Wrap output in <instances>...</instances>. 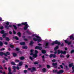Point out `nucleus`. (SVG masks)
<instances>
[{
	"label": "nucleus",
	"instance_id": "393cba45",
	"mask_svg": "<svg viewBox=\"0 0 74 74\" xmlns=\"http://www.w3.org/2000/svg\"><path fill=\"white\" fill-rule=\"evenodd\" d=\"M22 64H23V62H19V66H22Z\"/></svg>",
	"mask_w": 74,
	"mask_h": 74
},
{
	"label": "nucleus",
	"instance_id": "864d4df0",
	"mask_svg": "<svg viewBox=\"0 0 74 74\" xmlns=\"http://www.w3.org/2000/svg\"><path fill=\"white\" fill-rule=\"evenodd\" d=\"M47 68H50V66L49 65H47Z\"/></svg>",
	"mask_w": 74,
	"mask_h": 74
},
{
	"label": "nucleus",
	"instance_id": "1a4fd4ad",
	"mask_svg": "<svg viewBox=\"0 0 74 74\" xmlns=\"http://www.w3.org/2000/svg\"><path fill=\"white\" fill-rule=\"evenodd\" d=\"M28 70H31V72H33L34 71H36V69L34 67H33L32 69L31 68H29Z\"/></svg>",
	"mask_w": 74,
	"mask_h": 74
},
{
	"label": "nucleus",
	"instance_id": "a211bd4d",
	"mask_svg": "<svg viewBox=\"0 0 74 74\" xmlns=\"http://www.w3.org/2000/svg\"><path fill=\"white\" fill-rule=\"evenodd\" d=\"M73 64H73V63H71V64H69V67H72Z\"/></svg>",
	"mask_w": 74,
	"mask_h": 74
},
{
	"label": "nucleus",
	"instance_id": "3c124183",
	"mask_svg": "<svg viewBox=\"0 0 74 74\" xmlns=\"http://www.w3.org/2000/svg\"><path fill=\"white\" fill-rule=\"evenodd\" d=\"M70 56L69 55H68L66 56V57L68 58H69Z\"/></svg>",
	"mask_w": 74,
	"mask_h": 74
},
{
	"label": "nucleus",
	"instance_id": "2f4dec72",
	"mask_svg": "<svg viewBox=\"0 0 74 74\" xmlns=\"http://www.w3.org/2000/svg\"><path fill=\"white\" fill-rule=\"evenodd\" d=\"M4 49H5L4 48H3L0 49V51H3V50H4Z\"/></svg>",
	"mask_w": 74,
	"mask_h": 74
},
{
	"label": "nucleus",
	"instance_id": "dca6fc26",
	"mask_svg": "<svg viewBox=\"0 0 74 74\" xmlns=\"http://www.w3.org/2000/svg\"><path fill=\"white\" fill-rule=\"evenodd\" d=\"M42 71L43 72H46L47 71V69L45 68H43L42 69Z\"/></svg>",
	"mask_w": 74,
	"mask_h": 74
},
{
	"label": "nucleus",
	"instance_id": "f704fd0d",
	"mask_svg": "<svg viewBox=\"0 0 74 74\" xmlns=\"http://www.w3.org/2000/svg\"><path fill=\"white\" fill-rule=\"evenodd\" d=\"M10 47L12 48H14V46L12 45H10Z\"/></svg>",
	"mask_w": 74,
	"mask_h": 74
},
{
	"label": "nucleus",
	"instance_id": "e433bc0d",
	"mask_svg": "<svg viewBox=\"0 0 74 74\" xmlns=\"http://www.w3.org/2000/svg\"><path fill=\"white\" fill-rule=\"evenodd\" d=\"M34 64H38V62H34Z\"/></svg>",
	"mask_w": 74,
	"mask_h": 74
},
{
	"label": "nucleus",
	"instance_id": "5fc2aeb1",
	"mask_svg": "<svg viewBox=\"0 0 74 74\" xmlns=\"http://www.w3.org/2000/svg\"><path fill=\"white\" fill-rule=\"evenodd\" d=\"M16 69H17V70H19V67H18V66H17L16 67Z\"/></svg>",
	"mask_w": 74,
	"mask_h": 74
},
{
	"label": "nucleus",
	"instance_id": "423d86ee",
	"mask_svg": "<svg viewBox=\"0 0 74 74\" xmlns=\"http://www.w3.org/2000/svg\"><path fill=\"white\" fill-rule=\"evenodd\" d=\"M3 55H4L5 56H7V55H10V53L8 52H6V53H4L3 52H0V55L1 56H2Z\"/></svg>",
	"mask_w": 74,
	"mask_h": 74
},
{
	"label": "nucleus",
	"instance_id": "f3484780",
	"mask_svg": "<svg viewBox=\"0 0 74 74\" xmlns=\"http://www.w3.org/2000/svg\"><path fill=\"white\" fill-rule=\"evenodd\" d=\"M22 48L23 49H27V47L26 46H24L22 47Z\"/></svg>",
	"mask_w": 74,
	"mask_h": 74
},
{
	"label": "nucleus",
	"instance_id": "4468645a",
	"mask_svg": "<svg viewBox=\"0 0 74 74\" xmlns=\"http://www.w3.org/2000/svg\"><path fill=\"white\" fill-rule=\"evenodd\" d=\"M54 43H55L56 44H58V45H60V43L58 42V40L55 41Z\"/></svg>",
	"mask_w": 74,
	"mask_h": 74
},
{
	"label": "nucleus",
	"instance_id": "58836bf2",
	"mask_svg": "<svg viewBox=\"0 0 74 74\" xmlns=\"http://www.w3.org/2000/svg\"><path fill=\"white\" fill-rule=\"evenodd\" d=\"M15 62H19V60H15Z\"/></svg>",
	"mask_w": 74,
	"mask_h": 74
},
{
	"label": "nucleus",
	"instance_id": "774afa93",
	"mask_svg": "<svg viewBox=\"0 0 74 74\" xmlns=\"http://www.w3.org/2000/svg\"><path fill=\"white\" fill-rule=\"evenodd\" d=\"M38 45H42L41 44H38Z\"/></svg>",
	"mask_w": 74,
	"mask_h": 74
},
{
	"label": "nucleus",
	"instance_id": "473e14b6",
	"mask_svg": "<svg viewBox=\"0 0 74 74\" xmlns=\"http://www.w3.org/2000/svg\"><path fill=\"white\" fill-rule=\"evenodd\" d=\"M2 45H3V43L0 41V46H2Z\"/></svg>",
	"mask_w": 74,
	"mask_h": 74
},
{
	"label": "nucleus",
	"instance_id": "680f3d73",
	"mask_svg": "<svg viewBox=\"0 0 74 74\" xmlns=\"http://www.w3.org/2000/svg\"><path fill=\"white\" fill-rule=\"evenodd\" d=\"M0 73H3V72H2V71H1V70H0Z\"/></svg>",
	"mask_w": 74,
	"mask_h": 74
},
{
	"label": "nucleus",
	"instance_id": "c756f323",
	"mask_svg": "<svg viewBox=\"0 0 74 74\" xmlns=\"http://www.w3.org/2000/svg\"><path fill=\"white\" fill-rule=\"evenodd\" d=\"M13 55L14 56V57L16 56V54L15 53H13Z\"/></svg>",
	"mask_w": 74,
	"mask_h": 74
},
{
	"label": "nucleus",
	"instance_id": "b1692460",
	"mask_svg": "<svg viewBox=\"0 0 74 74\" xmlns=\"http://www.w3.org/2000/svg\"><path fill=\"white\" fill-rule=\"evenodd\" d=\"M13 69L14 70V72H15V70L16 69V66H12Z\"/></svg>",
	"mask_w": 74,
	"mask_h": 74
},
{
	"label": "nucleus",
	"instance_id": "49530a36",
	"mask_svg": "<svg viewBox=\"0 0 74 74\" xmlns=\"http://www.w3.org/2000/svg\"><path fill=\"white\" fill-rule=\"evenodd\" d=\"M3 27H0V29H3Z\"/></svg>",
	"mask_w": 74,
	"mask_h": 74
},
{
	"label": "nucleus",
	"instance_id": "4be33fe9",
	"mask_svg": "<svg viewBox=\"0 0 74 74\" xmlns=\"http://www.w3.org/2000/svg\"><path fill=\"white\" fill-rule=\"evenodd\" d=\"M25 59V57H21L20 58V60H23V59Z\"/></svg>",
	"mask_w": 74,
	"mask_h": 74
},
{
	"label": "nucleus",
	"instance_id": "de8ad7c7",
	"mask_svg": "<svg viewBox=\"0 0 74 74\" xmlns=\"http://www.w3.org/2000/svg\"><path fill=\"white\" fill-rule=\"evenodd\" d=\"M74 50H72L71 51V53H74Z\"/></svg>",
	"mask_w": 74,
	"mask_h": 74
},
{
	"label": "nucleus",
	"instance_id": "7c9ffc66",
	"mask_svg": "<svg viewBox=\"0 0 74 74\" xmlns=\"http://www.w3.org/2000/svg\"><path fill=\"white\" fill-rule=\"evenodd\" d=\"M6 41H10V39L8 38H6Z\"/></svg>",
	"mask_w": 74,
	"mask_h": 74
},
{
	"label": "nucleus",
	"instance_id": "6e6d98bb",
	"mask_svg": "<svg viewBox=\"0 0 74 74\" xmlns=\"http://www.w3.org/2000/svg\"><path fill=\"white\" fill-rule=\"evenodd\" d=\"M8 44V43H7V42H5L4 43V44H5V45H7Z\"/></svg>",
	"mask_w": 74,
	"mask_h": 74
},
{
	"label": "nucleus",
	"instance_id": "20e7f679",
	"mask_svg": "<svg viewBox=\"0 0 74 74\" xmlns=\"http://www.w3.org/2000/svg\"><path fill=\"white\" fill-rule=\"evenodd\" d=\"M5 23L6 25H5V27L6 29H8L9 27H12L11 25H9V23L8 22H5Z\"/></svg>",
	"mask_w": 74,
	"mask_h": 74
},
{
	"label": "nucleus",
	"instance_id": "8fccbe9b",
	"mask_svg": "<svg viewBox=\"0 0 74 74\" xmlns=\"http://www.w3.org/2000/svg\"><path fill=\"white\" fill-rule=\"evenodd\" d=\"M4 59L5 60H7V61H8V59H7V58H6V57H5Z\"/></svg>",
	"mask_w": 74,
	"mask_h": 74
},
{
	"label": "nucleus",
	"instance_id": "0e129e2a",
	"mask_svg": "<svg viewBox=\"0 0 74 74\" xmlns=\"http://www.w3.org/2000/svg\"><path fill=\"white\" fill-rule=\"evenodd\" d=\"M2 74H5V72H2Z\"/></svg>",
	"mask_w": 74,
	"mask_h": 74
},
{
	"label": "nucleus",
	"instance_id": "c9c22d12",
	"mask_svg": "<svg viewBox=\"0 0 74 74\" xmlns=\"http://www.w3.org/2000/svg\"><path fill=\"white\" fill-rule=\"evenodd\" d=\"M42 58L43 59V60L44 61V56H42Z\"/></svg>",
	"mask_w": 74,
	"mask_h": 74
},
{
	"label": "nucleus",
	"instance_id": "69168bd1",
	"mask_svg": "<svg viewBox=\"0 0 74 74\" xmlns=\"http://www.w3.org/2000/svg\"><path fill=\"white\" fill-rule=\"evenodd\" d=\"M38 66H39V67H41V65H39Z\"/></svg>",
	"mask_w": 74,
	"mask_h": 74
},
{
	"label": "nucleus",
	"instance_id": "bf43d9fd",
	"mask_svg": "<svg viewBox=\"0 0 74 74\" xmlns=\"http://www.w3.org/2000/svg\"><path fill=\"white\" fill-rule=\"evenodd\" d=\"M51 44L52 45H53L55 44V42H53V43H52Z\"/></svg>",
	"mask_w": 74,
	"mask_h": 74
},
{
	"label": "nucleus",
	"instance_id": "412c9836",
	"mask_svg": "<svg viewBox=\"0 0 74 74\" xmlns=\"http://www.w3.org/2000/svg\"><path fill=\"white\" fill-rule=\"evenodd\" d=\"M52 65L53 66L55 67V66H56V65H57V63H53Z\"/></svg>",
	"mask_w": 74,
	"mask_h": 74
},
{
	"label": "nucleus",
	"instance_id": "09e8293b",
	"mask_svg": "<svg viewBox=\"0 0 74 74\" xmlns=\"http://www.w3.org/2000/svg\"><path fill=\"white\" fill-rule=\"evenodd\" d=\"M16 51H19V49L18 48H16Z\"/></svg>",
	"mask_w": 74,
	"mask_h": 74
},
{
	"label": "nucleus",
	"instance_id": "603ef678",
	"mask_svg": "<svg viewBox=\"0 0 74 74\" xmlns=\"http://www.w3.org/2000/svg\"><path fill=\"white\" fill-rule=\"evenodd\" d=\"M27 72V70H25L24 71V73H26Z\"/></svg>",
	"mask_w": 74,
	"mask_h": 74
},
{
	"label": "nucleus",
	"instance_id": "a878e982",
	"mask_svg": "<svg viewBox=\"0 0 74 74\" xmlns=\"http://www.w3.org/2000/svg\"><path fill=\"white\" fill-rule=\"evenodd\" d=\"M13 38L14 39H16V40H18V38L16 36H14L13 37Z\"/></svg>",
	"mask_w": 74,
	"mask_h": 74
},
{
	"label": "nucleus",
	"instance_id": "c85d7f7f",
	"mask_svg": "<svg viewBox=\"0 0 74 74\" xmlns=\"http://www.w3.org/2000/svg\"><path fill=\"white\" fill-rule=\"evenodd\" d=\"M4 31L3 30H2L1 31V34H4Z\"/></svg>",
	"mask_w": 74,
	"mask_h": 74
},
{
	"label": "nucleus",
	"instance_id": "ea45409f",
	"mask_svg": "<svg viewBox=\"0 0 74 74\" xmlns=\"http://www.w3.org/2000/svg\"><path fill=\"white\" fill-rule=\"evenodd\" d=\"M55 61H56V60H52V62L54 63V62H55Z\"/></svg>",
	"mask_w": 74,
	"mask_h": 74
},
{
	"label": "nucleus",
	"instance_id": "4d7b16f0",
	"mask_svg": "<svg viewBox=\"0 0 74 74\" xmlns=\"http://www.w3.org/2000/svg\"><path fill=\"white\" fill-rule=\"evenodd\" d=\"M13 33H14V34H16V32H15L14 30L13 31Z\"/></svg>",
	"mask_w": 74,
	"mask_h": 74
},
{
	"label": "nucleus",
	"instance_id": "9d476101",
	"mask_svg": "<svg viewBox=\"0 0 74 74\" xmlns=\"http://www.w3.org/2000/svg\"><path fill=\"white\" fill-rule=\"evenodd\" d=\"M48 42H46L45 44H44L45 47L46 48H48Z\"/></svg>",
	"mask_w": 74,
	"mask_h": 74
},
{
	"label": "nucleus",
	"instance_id": "0eeeda50",
	"mask_svg": "<svg viewBox=\"0 0 74 74\" xmlns=\"http://www.w3.org/2000/svg\"><path fill=\"white\" fill-rule=\"evenodd\" d=\"M58 54H59L60 53H63V54H64V55H65L66 53V51H64V52L62 51H60L59 50H58Z\"/></svg>",
	"mask_w": 74,
	"mask_h": 74
},
{
	"label": "nucleus",
	"instance_id": "a18cd8bd",
	"mask_svg": "<svg viewBox=\"0 0 74 74\" xmlns=\"http://www.w3.org/2000/svg\"><path fill=\"white\" fill-rule=\"evenodd\" d=\"M0 21H4V20H2V18H0Z\"/></svg>",
	"mask_w": 74,
	"mask_h": 74
},
{
	"label": "nucleus",
	"instance_id": "e2e57ef3",
	"mask_svg": "<svg viewBox=\"0 0 74 74\" xmlns=\"http://www.w3.org/2000/svg\"><path fill=\"white\" fill-rule=\"evenodd\" d=\"M28 67V66H27V65H26L25 66V68H27Z\"/></svg>",
	"mask_w": 74,
	"mask_h": 74
},
{
	"label": "nucleus",
	"instance_id": "ddd939ff",
	"mask_svg": "<svg viewBox=\"0 0 74 74\" xmlns=\"http://www.w3.org/2000/svg\"><path fill=\"white\" fill-rule=\"evenodd\" d=\"M52 57H53V58H55V57H56V55L51 54L50 55L49 57L50 58H52Z\"/></svg>",
	"mask_w": 74,
	"mask_h": 74
},
{
	"label": "nucleus",
	"instance_id": "2eb2a0df",
	"mask_svg": "<svg viewBox=\"0 0 74 74\" xmlns=\"http://www.w3.org/2000/svg\"><path fill=\"white\" fill-rule=\"evenodd\" d=\"M65 42H66V44H68V45H69L71 44V42H69L67 40H65Z\"/></svg>",
	"mask_w": 74,
	"mask_h": 74
},
{
	"label": "nucleus",
	"instance_id": "aec40b11",
	"mask_svg": "<svg viewBox=\"0 0 74 74\" xmlns=\"http://www.w3.org/2000/svg\"><path fill=\"white\" fill-rule=\"evenodd\" d=\"M42 53H46V51L44 50H42Z\"/></svg>",
	"mask_w": 74,
	"mask_h": 74
},
{
	"label": "nucleus",
	"instance_id": "39448f33",
	"mask_svg": "<svg viewBox=\"0 0 74 74\" xmlns=\"http://www.w3.org/2000/svg\"><path fill=\"white\" fill-rule=\"evenodd\" d=\"M53 72L54 73H57V74H62V73H63V72H64V71L63 70H60L58 72V70H53Z\"/></svg>",
	"mask_w": 74,
	"mask_h": 74
},
{
	"label": "nucleus",
	"instance_id": "338daca9",
	"mask_svg": "<svg viewBox=\"0 0 74 74\" xmlns=\"http://www.w3.org/2000/svg\"><path fill=\"white\" fill-rule=\"evenodd\" d=\"M65 50H67V48L66 47L65 48Z\"/></svg>",
	"mask_w": 74,
	"mask_h": 74
},
{
	"label": "nucleus",
	"instance_id": "052dcab7",
	"mask_svg": "<svg viewBox=\"0 0 74 74\" xmlns=\"http://www.w3.org/2000/svg\"><path fill=\"white\" fill-rule=\"evenodd\" d=\"M3 40V38H2L0 37V40Z\"/></svg>",
	"mask_w": 74,
	"mask_h": 74
},
{
	"label": "nucleus",
	"instance_id": "9b49d317",
	"mask_svg": "<svg viewBox=\"0 0 74 74\" xmlns=\"http://www.w3.org/2000/svg\"><path fill=\"white\" fill-rule=\"evenodd\" d=\"M35 49H38L39 50H41V49H42V47H39L38 46H36L35 47Z\"/></svg>",
	"mask_w": 74,
	"mask_h": 74
},
{
	"label": "nucleus",
	"instance_id": "72a5a7b5",
	"mask_svg": "<svg viewBox=\"0 0 74 74\" xmlns=\"http://www.w3.org/2000/svg\"><path fill=\"white\" fill-rule=\"evenodd\" d=\"M11 64H13V65H15V62H12L11 63Z\"/></svg>",
	"mask_w": 74,
	"mask_h": 74
},
{
	"label": "nucleus",
	"instance_id": "6e6552de",
	"mask_svg": "<svg viewBox=\"0 0 74 74\" xmlns=\"http://www.w3.org/2000/svg\"><path fill=\"white\" fill-rule=\"evenodd\" d=\"M59 48V46H56L54 48V51H55V52H54V53L55 54H56V53H57V51H56V50L58 49Z\"/></svg>",
	"mask_w": 74,
	"mask_h": 74
},
{
	"label": "nucleus",
	"instance_id": "37998d69",
	"mask_svg": "<svg viewBox=\"0 0 74 74\" xmlns=\"http://www.w3.org/2000/svg\"><path fill=\"white\" fill-rule=\"evenodd\" d=\"M60 67L61 69H63V66H62V65H60Z\"/></svg>",
	"mask_w": 74,
	"mask_h": 74
},
{
	"label": "nucleus",
	"instance_id": "f03ea898",
	"mask_svg": "<svg viewBox=\"0 0 74 74\" xmlns=\"http://www.w3.org/2000/svg\"><path fill=\"white\" fill-rule=\"evenodd\" d=\"M22 25H25V27H24V30H26V29H27L28 27H29V26L27 24V22H25L24 23H22L21 24H18V26H22Z\"/></svg>",
	"mask_w": 74,
	"mask_h": 74
},
{
	"label": "nucleus",
	"instance_id": "cd10ccee",
	"mask_svg": "<svg viewBox=\"0 0 74 74\" xmlns=\"http://www.w3.org/2000/svg\"><path fill=\"white\" fill-rule=\"evenodd\" d=\"M18 36L19 37H21V33L18 32Z\"/></svg>",
	"mask_w": 74,
	"mask_h": 74
},
{
	"label": "nucleus",
	"instance_id": "a19ab883",
	"mask_svg": "<svg viewBox=\"0 0 74 74\" xmlns=\"http://www.w3.org/2000/svg\"><path fill=\"white\" fill-rule=\"evenodd\" d=\"M69 37H70V39H71L73 37V36H69Z\"/></svg>",
	"mask_w": 74,
	"mask_h": 74
},
{
	"label": "nucleus",
	"instance_id": "4c0bfd02",
	"mask_svg": "<svg viewBox=\"0 0 74 74\" xmlns=\"http://www.w3.org/2000/svg\"><path fill=\"white\" fill-rule=\"evenodd\" d=\"M13 26L15 29H17V27H16V26L15 25H13Z\"/></svg>",
	"mask_w": 74,
	"mask_h": 74
},
{
	"label": "nucleus",
	"instance_id": "bb28decb",
	"mask_svg": "<svg viewBox=\"0 0 74 74\" xmlns=\"http://www.w3.org/2000/svg\"><path fill=\"white\" fill-rule=\"evenodd\" d=\"M33 43H34L32 41H31L30 44V45H32L33 44Z\"/></svg>",
	"mask_w": 74,
	"mask_h": 74
},
{
	"label": "nucleus",
	"instance_id": "f257e3e1",
	"mask_svg": "<svg viewBox=\"0 0 74 74\" xmlns=\"http://www.w3.org/2000/svg\"><path fill=\"white\" fill-rule=\"evenodd\" d=\"M33 51H34V50L31 49L30 50V52H31V53H30V55H33V58L30 57L29 58L31 60H33L34 59H35V58H37V54L38 53V51L37 50H36L35 51V53L34 54H33Z\"/></svg>",
	"mask_w": 74,
	"mask_h": 74
},
{
	"label": "nucleus",
	"instance_id": "c03bdc74",
	"mask_svg": "<svg viewBox=\"0 0 74 74\" xmlns=\"http://www.w3.org/2000/svg\"><path fill=\"white\" fill-rule=\"evenodd\" d=\"M0 69H3V67L1 66H0Z\"/></svg>",
	"mask_w": 74,
	"mask_h": 74
},
{
	"label": "nucleus",
	"instance_id": "7ed1b4c3",
	"mask_svg": "<svg viewBox=\"0 0 74 74\" xmlns=\"http://www.w3.org/2000/svg\"><path fill=\"white\" fill-rule=\"evenodd\" d=\"M36 36V37L37 39H36L35 38H33L34 40V41H38V42H40V41H41L42 39H41V38L37 36Z\"/></svg>",
	"mask_w": 74,
	"mask_h": 74
},
{
	"label": "nucleus",
	"instance_id": "13d9d810",
	"mask_svg": "<svg viewBox=\"0 0 74 74\" xmlns=\"http://www.w3.org/2000/svg\"><path fill=\"white\" fill-rule=\"evenodd\" d=\"M12 32L10 31L9 32V34H12Z\"/></svg>",
	"mask_w": 74,
	"mask_h": 74
},
{
	"label": "nucleus",
	"instance_id": "5701e85b",
	"mask_svg": "<svg viewBox=\"0 0 74 74\" xmlns=\"http://www.w3.org/2000/svg\"><path fill=\"white\" fill-rule=\"evenodd\" d=\"M20 45H25V43L24 42H23L20 43Z\"/></svg>",
	"mask_w": 74,
	"mask_h": 74
},
{
	"label": "nucleus",
	"instance_id": "6ab92c4d",
	"mask_svg": "<svg viewBox=\"0 0 74 74\" xmlns=\"http://www.w3.org/2000/svg\"><path fill=\"white\" fill-rule=\"evenodd\" d=\"M7 34H5L3 35V38H5V36H7Z\"/></svg>",
	"mask_w": 74,
	"mask_h": 74
},
{
	"label": "nucleus",
	"instance_id": "79ce46f5",
	"mask_svg": "<svg viewBox=\"0 0 74 74\" xmlns=\"http://www.w3.org/2000/svg\"><path fill=\"white\" fill-rule=\"evenodd\" d=\"M60 57H61V58H64V56H63V55H60Z\"/></svg>",
	"mask_w": 74,
	"mask_h": 74
},
{
	"label": "nucleus",
	"instance_id": "f8f14e48",
	"mask_svg": "<svg viewBox=\"0 0 74 74\" xmlns=\"http://www.w3.org/2000/svg\"><path fill=\"white\" fill-rule=\"evenodd\" d=\"M8 70L9 72L8 73V74H12V73L11 72V68L10 67L8 68Z\"/></svg>",
	"mask_w": 74,
	"mask_h": 74
}]
</instances>
